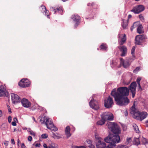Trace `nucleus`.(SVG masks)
<instances>
[{
    "label": "nucleus",
    "mask_w": 148,
    "mask_h": 148,
    "mask_svg": "<svg viewBox=\"0 0 148 148\" xmlns=\"http://www.w3.org/2000/svg\"><path fill=\"white\" fill-rule=\"evenodd\" d=\"M129 89L126 87H122L113 89L111 95L114 98L116 104L119 106L127 105L130 101L127 97L129 94Z\"/></svg>",
    "instance_id": "1"
},
{
    "label": "nucleus",
    "mask_w": 148,
    "mask_h": 148,
    "mask_svg": "<svg viewBox=\"0 0 148 148\" xmlns=\"http://www.w3.org/2000/svg\"><path fill=\"white\" fill-rule=\"evenodd\" d=\"M108 127L113 134H111V144L118 143L119 142L120 137L119 134L121 131L119 126L114 123L109 122L108 123Z\"/></svg>",
    "instance_id": "2"
},
{
    "label": "nucleus",
    "mask_w": 148,
    "mask_h": 148,
    "mask_svg": "<svg viewBox=\"0 0 148 148\" xmlns=\"http://www.w3.org/2000/svg\"><path fill=\"white\" fill-rule=\"evenodd\" d=\"M40 121L42 124H45L47 128L51 131L55 132L58 130V128L54 126L51 119L44 116L40 118Z\"/></svg>",
    "instance_id": "3"
},
{
    "label": "nucleus",
    "mask_w": 148,
    "mask_h": 148,
    "mask_svg": "<svg viewBox=\"0 0 148 148\" xmlns=\"http://www.w3.org/2000/svg\"><path fill=\"white\" fill-rule=\"evenodd\" d=\"M101 117L102 120L105 121L107 120L110 121L113 120L114 116L113 114L110 112H106L101 115Z\"/></svg>",
    "instance_id": "4"
},
{
    "label": "nucleus",
    "mask_w": 148,
    "mask_h": 148,
    "mask_svg": "<svg viewBox=\"0 0 148 148\" xmlns=\"http://www.w3.org/2000/svg\"><path fill=\"white\" fill-rule=\"evenodd\" d=\"M148 114L146 112H140L139 111L138 113H135V119L141 121L147 116Z\"/></svg>",
    "instance_id": "5"
},
{
    "label": "nucleus",
    "mask_w": 148,
    "mask_h": 148,
    "mask_svg": "<svg viewBox=\"0 0 148 148\" xmlns=\"http://www.w3.org/2000/svg\"><path fill=\"white\" fill-rule=\"evenodd\" d=\"M94 96V95H92V99L89 102V105L92 109L97 110L99 108V105L98 102L93 99Z\"/></svg>",
    "instance_id": "6"
},
{
    "label": "nucleus",
    "mask_w": 148,
    "mask_h": 148,
    "mask_svg": "<svg viewBox=\"0 0 148 148\" xmlns=\"http://www.w3.org/2000/svg\"><path fill=\"white\" fill-rule=\"evenodd\" d=\"M30 82L27 79H23L18 83V85L23 88L29 87Z\"/></svg>",
    "instance_id": "7"
},
{
    "label": "nucleus",
    "mask_w": 148,
    "mask_h": 148,
    "mask_svg": "<svg viewBox=\"0 0 148 148\" xmlns=\"http://www.w3.org/2000/svg\"><path fill=\"white\" fill-rule=\"evenodd\" d=\"M145 9L144 6L142 5H139L136 6L131 10V12L135 14H138L143 11Z\"/></svg>",
    "instance_id": "8"
},
{
    "label": "nucleus",
    "mask_w": 148,
    "mask_h": 148,
    "mask_svg": "<svg viewBox=\"0 0 148 148\" xmlns=\"http://www.w3.org/2000/svg\"><path fill=\"white\" fill-rule=\"evenodd\" d=\"M146 38V36L143 34L137 36L135 39L136 44L140 45L142 43L143 40Z\"/></svg>",
    "instance_id": "9"
},
{
    "label": "nucleus",
    "mask_w": 148,
    "mask_h": 148,
    "mask_svg": "<svg viewBox=\"0 0 148 148\" xmlns=\"http://www.w3.org/2000/svg\"><path fill=\"white\" fill-rule=\"evenodd\" d=\"M104 104L106 108H110L113 104L112 99L109 96L107 99L105 100Z\"/></svg>",
    "instance_id": "10"
},
{
    "label": "nucleus",
    "mask_w": 148,
    "mask_h": 148,
    "mask_svg": "<svg viewBox=\"0 0 148 148\" xmlns=\"http://www.w3.org/2000/svg\"><path fill=\"white\" fill-rule=\"evenodd\" d=\"M136 86L137 85L136 82L132 83L130 86V89L132 93L133 98H134L135 96Z\"/></svg>",
    "instance_id": "11"
},
{
    "label": "nucleus",
    "mask_w": 148,
    "mask_h": 148,
    "mask_svg": "<svg viewBox=\"0 0 148 148\" xmlns=\"http://www.w3.org/2000/svg\"><path fill=\"white\" fill-rule=\"evenodd\" d=\"M71 19L75 23L74 25V27L76 28L80 23V17L77 14L73 15L71 17Z\"/></svg>",
    "instance_id": "12"
},
{
    "label": "nucleus",
    "mask_w": 148,
    "mask_h": 148,
    "mask_svg": "<svg viewBox=\"0 0 148 148\" xmlns=\"http://www.w3.org/2000/svg\"><path fill=\"white\" fill-rule=\"evenodd\" d=\"M11 95L12 100L14 104H15L20 102L21 99L18 95L13 93H11Z\"/></svg>",
    "instance_id": "13"
},
{
    "label": "nucleus",
    "mask_w": 148,
    "mask_h": 148,
    "mask_svg": "<svg viewBox=\"0 0 148 148\" xmlns=\"http://www.w3.org/2000/svg\"><path fill=\"white\" fill-rule=\"evenodd\" d=\"M118 40L120 41L119 44L123 45L126 41V35L125 34H119L118 35Z\"/></svg>",
    "instance_id": "14"
},
{
    "label": "nucleus",
    "mask_w": 148,
    "mask_h": 148,
    "mask_svg": "<svg viewBox=\"0 0 148 148\" xmlns=\"http://www.w3.org/2000/svg\"><path fill=\"white\" fill-rule=\"evenodd\" d=\"M118 47L121 52V56H125L127 53V48L125 46L123 45L119 46Z\"/></svg>",
    "instance_id": "15"
},
{
    "label": "nucleus",
    "mask_w": 148,
    "mask_h": 148,
    "mask_svg": "<svg viewBox=\"0 0 148 148\" xmlns=\"http://www.w3.org/2000/svg\"><path fill=\"white\" fill-rule=\"evenodd\" d=\"M22 106L25 108H29L31 106L30 102L27 99L23 98L21 101Z\"/></svg>",
    "instance_id": "16"
},
{
    "label": "nucleus",
    "mask_w": 148,
    "mask_h": 148,
    "mask_svg": "<svg viewBox=\"0 0 148 148\" xmlns=\"http://www.w3.org/2000/svg\"><path fill=\"white\" fill-rule=\"evenodd\" d=\"M96 145L98 148H105L106 146V144L103 141V139L97 141L96 142Z\"/></svg>",
    "instance_id": "17"
},
{
    "label": "nucleus",
    "mask_w": 148,
    "mask_h": 148,
    "mask_svg": "<svg viewBox=\"0 0 148 148\" xmlns=\"http://www.w3.org/2000/svg\"><path fill=\"white\" fill-rule=\"evenodd\" d=\"M120 64L122 65L124 68H127L130 65V64L128 60H124L123 58L120 59Z\"/></svg>",
    "instance_id": "18"
},
{
    "label": "nucleus",
    "mask_w": 148,
    "mask_h": 148,
    "mask_svg": "<svg viewBox=\"0 0 148 148\" xmlns=\"http://www.w3.org/2000/svg\"><path fill=\"white\" fill-rule=\"evenodd\" d=\"M44 148H57L55 143L51 142H49L47 144L44 143L43 145Z\"/></svg>",
    "instance_id": "19"
},
{
    "label": "nucleus",
    "mask_w": 148,
    "mask_h": 148,
    "mask_svg": "<svg viewBox=\"0 0 148 148\" xmlns=\"http://www.w3.org/2000/svg\"><path fill=\"white\" fill-rule=\"evenodd\" d=\"M42 8V10H41V12L43 13L45 15L47 16L48 18H49V11L48 10H46V8L45 6L43 5H41L40 9Z\"/></svg>",
    "instance_id": "20"
},
{
    "label": "nucleus",
    "mask_w": 148,
    "mask_h": 148,
    "mask_svg": "<svg viewBox=\"0 0 148 148\" xmlns=\"http://www.w3.org/2000/svg\"><path fill=\"white\" fill-rule=\"evenodd\" d=\"M50 10H52L54 12V14H56L57 12L60 13L61 14H62L63 12L62 8V7H59L55 9L54 8L52 7L50 8Z\"/></svg>",
    "instance_id": "21"
},
{
    "label": "nucleus",
    "mask_w": 148,
    "mask_h": 148,
    "mask_svg": "<svg viewBox=\"0 0 148 148\" xmlns=\"http://www.w3.org/2000/svg\"><path fill=\"white\" fill-rule=\"evenodd\" d=\"M139 111H136V109L135 107L134 104L132 107L131 108L130 113L131 114H133V116L134 118H135V113H138Z\"/></svg>",
    "instance_id": "22"
},
{
    "label": "nucleus",
    "mask_w": 148,
    "mask_h": 148,
    "mask_svg": "<svg viewBox=\"0 0 148 148\" xmlns=\"http://www.w3.org/2000/svg\"><path fill=\"white\" fill-rule=\"evenodd\" d=\"M140 137L138 138H134L133 143L134 145H138L140 143Z\"/></svg>",
    "instance_id": "23"
},
{
    "label": "nucleus",
    "mask_w": 148,
    "mask_h": 148,
    "mask_svg": "<svg viewBox=\"0 0 148 148\" xmlns=\"http://www.w3.org/2000/svg\"><path fill=\"white\" fill-rule=\"evenodd\" d=\"M70 128L69 126H67L65 130V132L68 138L70 137L71 136V134L70 132Z\"/></svg>",
    "instance_id": "24"
},
{
    "label": "nucleus",
    "mask_w": 148,
    "mask_h": 148,
    "mask_svg": "<svg viewBox=\"0 0 148 148\" xmlns=\"http://www.w3.org/2000/svg\"><path fill=\"white\" fill-rule=\"evenodd\" d=\"M111 134H110L109 136L105 138L103 140L106 143L111 144Z\"/></svg>",
    "instance_id": "25"
},
{
    "label": "nucleus",
    "mask_w": 148,
    "mask_h": 148,
    "mask_svg": "<svg viewBox=\"0 0 148 148\" xmlns=\"http://www.w3.org/2000/svg\"><path fill=\"white\" fill-rule=\"evenodd\" d=\"M51 136L55 139H59L62 138V137L59 135L58 134H56L53 132L52 133Z\"/></svg>",
    "instance_id": "26"
},
{
    "label": "nucleus",
    "mask_w": 148,
    "mask_h": 148,
    "mask_svg": "<svg viewBox=\"0 0 148 148\" xmlns=\"http://www.w3.org/2000/svg\"><path fill=\"white\" fill-rule=\"evenodd\" d=\"M143 27L142 25H140L138 27L137 31L139 34H142L144 33L143 29Z\"/></svg>",
    "instance_id": "27"
},
{
    "label": "nucleus",
    "mask_w": 148,
    "mask_h": 148,
    "mask_svg": "<svg viewBox=\"0 0 148 148\" xmlns=\"http://www.w3.org/2000/svg\"><path fill=\"white\" fill-rule=\"evenodd\" d=\"M140 143H141L142 144L146 145V144L148 143V142L147 141L146 139L143 137H140Z\"/></svg>",
    "instance_id": "28"
},
{
    "label": "nucleus",
    "mask_w": 148,
    "mask_h": 148,
    "mask_svg": "<svg viewBox=\"0 0 148 148\" xmlns=\"http://www.w3.org/2000/svg\"><path fill=\"white\" fill-rule=\"evenodd\" d=\"M132 138H127L126 141L125 142V144L126 145L130 146L132 144Z\"/></svg>",
    "instance_id": "29"
},
{
    "label": "nucleus",
    "mask_w": 148,
    "mask_h": 148,
    "mask_svg": "<svg viewBox=\"0 0 148 148\" xmlns=\"http://www.w3.org/2000/svg\"><path fill=\"white\" fill-rule=\"evenodd\" d=\"M101 50H106L107 46L106 44H102L100 46Z\"/></svg>",
    "instance_id": "30"
},
{
    "label": "nucleus",
    "mask_w": 148,
    "mask_h": 148,
    "mask_svg": "<svg viewBox=\"0 0 148 148\" xmlns=\"http://www.w3.org/2000/svg\"><path fill=\"white\" fill-rule=\"evenodd\" d=\"M123 23H122V26L124 29H126L128 25V23L127 22L124 21V20L123 19Z\"/></svg>",
    "instance_id": "31"
},
{
    "label": "nucleus",
    "mask_w": 148,
    "mask_h": 148,
    "mask_svg": "<svg viewBox=\"0 0 148 148\" xmlns=\"http://www.w3.org/2000/svg\"><path fill=\"white\" fill-rule=\"evenodd\" d=\"M133 126L134 127V130L136 131V133H138L139 132V130L138 126L135 124L134 123L133 124Z\"/></svg>",
    "instance_id": "32"
},
{
    "label": "nucleus",
    "mask_w": 148,
    "mask_h": 148,
    "mask_svg": "<svg viewBox=\"0 0 148 148\" xmlns=\"http://www.w3.org/2000/svg\"><path fill=\"white\" fill-rule=\"evenodd\" d=\"M105 121L104 120H102L101 119L100 120L98 121L97 123V125H103L105 123Z\"/></svg>",
    "instance_id": "33"
},
{
    "label": "nucleus",
    "mask_w": 148,
    "mask_h": 148,
    "mask_svg": "<svg viewBox=\"0 0 148 148\" xmlns=\"http://www.w3.org/2000/svg\"><path fill=\"white\" fill-rule=\"evenodd\" d=\"M5 90L0 88V97L5 96Z\"/></svg>",
    "instance_id": "34"
},
{
    "label": "nucleus",
    "mask_w": 148,
    "mask_h": 148,
    "mask_svg": "<svg viewBox=\"0 0 148 148\" xmlns=\"http://www.w3.org/2000/svg\"><path fill=\"white\" fill-rule=\"evenodd\" d=\"M116 146V145L110 144L107 146L105 148H115Z\"/></svg>",
    "instance_id": "35"
},
{
    "label": "nucleus",
    "mask_w": 148,
    "mask_h": 148,
    "mask_svg": "<svg viewBox=\"0 0 148 148\" xmlns=\"http://www.w3.org/2000/svg\"><path fill=\"white\" fill-rule=\"evenodd\" d=\"M135 50V47L134 46L132 47L131 51V53L133 55V60L135 58V57L134 56H133V55H134V53Z\"/></svg>",
    "instance_id": "36"
},
{
    "label": "nucleus",
    "mask_w": 148,
    "mask_h": 148,
    "mask_svg": "<svg viewBox=\"0 0 148 148\" xmlns=\"http://www.w3.org/2000/svg\"><path fill=\"white\" fill-rule=\"evenodd\" d=\"M140 70V67L139 66L137 67L134 70L133 73H137L138 71Z\"/></svg>",
    "instance_id": "37"
},
{
    "label": "nucleus",
    "mask_w": 148,
    "mask_h": 148,
    "mask_svg": "<svg viewBox=\"0 0 148 148\" xmlns=\"http://www.w3.org/2000/svg\"><path fill=\"white\" fill-rule=\"evenodd\" d=\"M95 137L96 139L97 140V141L102 140V139L97 134H95Z\"/></svg>",
    "instance_id": "38"
},
{
    "label": "nucleus",
    "mask_w": 148,
    "mask_h": 148,
    "mask_svg": "<svg viewBox=\"0 0 148 148\" xmlns=\"http://www.w3.org/2000/svg\"><path fill=\"white\" fill-rule=\"evenodd\" d=\"M48 135L46 134H44L41 135V137L43 138H46L48 137Z\"/></svg>",
    "instance_id": "39"
},
{
    "label": "nucleus",
    "mask_w": 148,
    "mask_h": 148,
    "mask_svg": "<svg viewBox=\"0 0 148 148\" xmlns=\"http://www.w3.org/2000/svg\"><path fill=\"white\" fill-rule=\"evenodd\" d=\"M117 148H128V147L126 145H122L119 146Z\"/></svg>",
    "instance_id": "40"
},
{
    "label": "nucleus",
    "mask_w": 148,
    "mask_h": 148,
    "mask_svg": "<svg viewBox=\"0 0 148 148\" xmlns=\"http://www.w3.org/2000/svg\"><path fill=\"white\" fill-rule=\"evenodd\" d=\"M138 84V89L139 91H141L142 90V88L140 86V84Z\"/></svg>",
    "instance_id": "41"
},
{
    "label": "nucleus",
    "mask_w": 148,
    "mask_h": 148,
    "mask_svg": "<svg viewBox=\"0 0 148 148\" xmlns=\"http://www.w3.org/2000/svg\"><path fill=\"white\" fill-rule=\"evenodd\" d=\"M141 79V77H138L136 79V81L137 82L138 84H140V82Z\"/></svg>",
    "instance_id": "42"
},
{
    "label": "nucleus",
    "mask_w": 148,
    "mask_h": 148,
    "mask_svg": "<svg viewBox=\"0 0 148 148\" xmlns=\"http://www.w3.org/2000/svg\"><path fill=\"white\" fill-rule=\"evenodd\" d=\"M72 148H86L85 147L83 146L78 147L75 146H72Z\"/></svg>",
    "instance_id": "43"
},
{
    "label": "nucleus",
    "mask_w": 148,
    "mask_h": 148,
    "mask_svg": "<svg viewBox=\"0 0 148 148\" xmlns=\"http://www.w3.org/2000/svg\"><path fill=\"white\" fill-rule=\"evenodd\" d=\"M139 17L140 20L142 21H143L144 20V17L143 16L141 15H139Z\"/></svg>",
    "instance_id": "44"
},
{
    "label": "nucleus",
    "mask_w": 148,
    "mask_h": 148,
    "mask_svg": "<svg viewBox=\"0 0 148 148\" xmlns=\"http://www.w3.org/2000/svg\"><path fill=\"white\" fill-rule=\"evenodd\" d=\"M86 142L88 145H90L92 144L91 141L90 140H86Z\"/></svg>",
    "instance_id": "45"
},
{
    "label": "nucleus",
    "mask_w": 148,
    "mask_h": 148,
    "mask_svg": "<svg viewBox=\"0 0 148 148\" xmlns=\"http://www.w3.org/2000/svg\"><path fill=\"white\" fill-rule=\"evenodd\" d=\"M8 120L9 123H10L12 121V117L10 116H9L8 117Z\"/></svg>",
    "instance_id": "46"
},
{
    "label": "nucleus",
    "mask_w": 148,
    "mask_h": 148,
    "mask_svg": "<svg viewBox=\"0 0 148 148\" xmlns=\"http://www.w3.org/2000/svg\"><path fill=\"white\" fill-rule=\"evenodd\" d=\"M116 65V63H114L113 61H112V62L110 64L111 66L112 67H113L114 65Z\"/></svg>",
    "instance_id": "47"
},
{
    "label": "nucleus",
    "mask_w": 148,
    "mask_h": 148,
    "mask_svg": "<svg viewBox=\"0 0 148 148\" xmlns=\"http://www.w3.org/2000/svg\"><path fill=\"white\" fill-rule=\"evenodd\" d=\"M88 147H90V148H94V145H93L92 144H91L90 145H88L87 146Z\"/></svg>",
    "instance_id": "48"
},
{
    "label": "nucleus",
    "mask_w": 148,
    "mask_h": 148,
    "mask_svg": "<svg viewBox=\"0 0 148 148\" xmlns=\"http://www.w3.org/2000/svg\"><path fill=\"white\" fill-rule=\"evenodd\" d=\"M32 139V138L31 136H29L28 138V140L29 141H31Z\"/></svg>",
    "instance_id": "49"
},
{
    "label": "nucleus",
    "mask_w": 148,
    "mask_h": 148,
    "mask_svg": "<svg viewBox=\"0 0 148 148\" xmlns=\"http://www.w3.org/2000/svg\"><path fill=\"white\" fill-rule=\"evenodd\" d=\"M29 134H31V135H33V136H34L35 135V134L34 132L32 131V130H31L29 132Z\"/></svg>",
    "instance_id": "50"
},
{
    "label": "nucleus",
    "mask_w": 148,
    "mask_h": 148,
    "mask_svg": "<svg viewBox=\"0 0 148 148\" xmlns=\"http://www.w3.org/2000/svg\"><path fill=\"white\" fill-rule=\"evenodd\" d=\"M12 125L14 126H15L16 125V122L13 121L12 122Z\"/></svg>",
    "instance_id": "51"
},
{
    "label": "nucleus",
    "mask_w": 148,
    "mask_h": 148,
    "mask_svg": "<svg viewBox=\"0 0 148 148\" xmlns=\"http://www.w3.org/2000/svg\"><path fill=\"white\" fill-rule=\"evenodd\" d=\"M134 24L131 27V28H130V29L131 30V31H132L133 30V29L135 28V27H134Z\"/></svg>",
    "instance_id": "52"
},
{
    "label": "nucleus",
    "mask_w": 148,
    "mask_h": 148,
    "mask_svg": "<svg viewBox=\"0 0 148 148\" xmlns=\"http://www.w3.org/2000/svg\"><path fill=\"white\" fill-rule=\"evenodd\" d=\"M40 143H37L35 145V146L36 147H40Z\"/></svg>",
    "instance_id": "53"
},
{
    "label": "nucleus",
    "mask_w": 148,
    "mask_h": 148,
    "mask_svg": "<svg viewBox=\"0 0 148 148\" xmlns=\"http://www.w3.org/2000/svg\"><path fill=\"white\" fill-rule=\"evenodd\" d=\"M21 148H25V144L24 143H23L21 144Z\"/></svg>",
    "instance_id": "54"
},
{
    "label": "nucleus",
    "mask_w": 148,
    "mask_h": 148,
    "mask_svg": "<svg viewBox=\"0 0 148 148\" xmlns=\"http://www.w3.org/2000/svg\"><path fill=\"white\" fill-rule=\"evenodd\" d=\"M13 121H14L13 122H17L18 121V120H17V119L16 118V117H15L14 118V119H13Z\"/></svg>",
    "instance_id": "55"
},
{
    "label": "nucleus",
    "mask_w": 148,
    "mask_h": 148,
    "mask_svg": "<svg viewBox=\"0 0 148 148\" xmlns=\"http://www.w3.org/2000/svg\"><path fill=\"white\" fill-rule=\"evenodd\" d=\"M11 143L12 144H15V143L14 141V140L13 139H12L11 140Z\"/></svg>",
    "instance_id": "56"
},
{
    "label": "nucleus",
    "mask_w": 148,
    "mask_h": 148,
    "mask_svg": "<svg viewBox=\"0 0 148 148\" xmlns=\"http://www.w3.org/2000/svg\"><path fill=\"white\" fill-rule=\"evenodd\" d=\"M124 114L125 115V116H127L128 115V112H127V111L126 110L125 112H124Z\"/></svg>",
    "instance_id": "57"
},
{
    "label": "nucleus",
    "mask_w": 148,
    "mask_h": 148,
    "mask_svg": "<svg viewBox=\"0 0 148 148\" xmlns=\"http://www.w3.org/2000/svg\"><path fill=\"white\" fill-rule=\"evenodd\" d=\"M8 109L9 112H11V110L9 106H8Z\"/></svg>",
    "instance_id": "58"
},
{
    "label": "nucleus",
    "mask_w": 148,
    "mask_h": 148,
    "mask_svg": "<svg viewBox=\"0 0 148 148\" xmlns=\"http://www.w3.org/2000/svg\"><path fill=\"white\" fill-rule=\"evenodd\" d=\"M17 142H18V146H19V144L21 142L19 139H18Z\"/></svg>",
    "instance_id": "59"
},
{
    "label": "nucleus",
    "mask_w": 148,
    "mask_h": 148,
    "mask_svg": "<svg viewBox=\"0 0 148 148\" xmlns=\"http://www.w3.org/2000/svg\"><path fill=\"white\" fill-rule=\"evenodd\" d=\"M27 130L28 132H29L31 130L30 128H28L27 129Z\"/></svg>",
    "instance_id": "60"
},
{
    "label": "nucleus",
    "mask_w": 148,
    "mask_h": 148,
    "mask_svg": "<svg viewBox=\"0 0 148 148\" xmlns=\"http://www.w3.org/2000/svg\"><path fill=\"white\" fill-rule=\"evenodd\" d=\"M2 116V111L1 110H0V117H1Z\"/></svg>",
    "instance_id": "61"
},
{
    "label": "nucleus",
    "mask_w": 148,
    "mask_h": 148,
    "mask_svg": "<svg viewBox=\"0 0 148 148\" xmlns=\"http://www.w3.org/2000/svg\"><path fill=\"white\" fill-rule=\"evenodd\" d=\"M93 3H92V4L88 3V6H90V5H93Z\"/></svg>",
    "instance_id": "62"
},
{
    "label": "nucleus",
    "mask_w": 148,
    "mask_h": 148,
    "mask_svg": "<svg viewBox=\"0 0 148 148\" xmlns=\"http://www.w3.org/2000/svg\"><path fill=\"white\" fill-rule=\"evenodd\" d=\"M132 17V15H131L129 14L128 16V18L129 19L130 18Z\"/></svg>",
    "instance_id": "63"
},
{
    "label": "nucleus",
    "mask_w": 148,
    "mask_h": 148,
    "mask_svg": "<svg viewBox=\"0 0 148 148\" xmlns=\"http://www.w3.org/2000/svg\"><path fill=\"white\" fill-rule=\"evenodd\" d=\"M146 123H148V120L147 121H146Z\"/></svg>",
    "instance_id": "64"
}]
</instances>
